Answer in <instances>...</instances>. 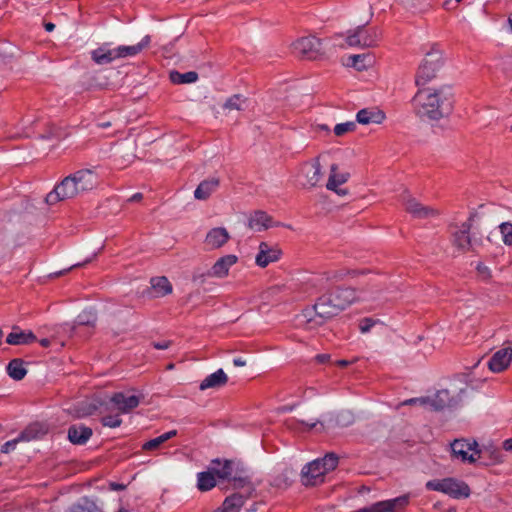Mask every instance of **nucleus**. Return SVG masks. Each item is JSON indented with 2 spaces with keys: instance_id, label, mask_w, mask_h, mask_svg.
<instances>
[{
  "instance_id": "62",
  "label": "nucleus",
  "mask_w": 512,
  "mask_h": 512,
  "mask_svg": "<svg viewBox=\"0 0 512 512\" xmlns=\"http://www.w3.org/2000/svg\"><path fill=\"white\" fill-rule=\"evenodd\" d=\"M316 129L317 130H323V131H326V132H330V128L327 125H325V124H318L316 126Z\"/></svg>"
},
{
  "instance_id": "43",
  "label": "nucleus",
  "mask_w": 512,
  "mask_h": 512,
  "mask_svg": "<svg viewBox=\"0 0 512 512\" xmlns=\"http://www.w3.org/2000/svg\"><path fill=\"white\" fill-rule=\"evenodd\" d=\"M101 422L106 427L116 428V427H119L121 425L122 420L119 417V415H114V416L108 415V416H104L101 419Z\"/></svg>"
},
{
  "instance_id": "54",
  "label": "nucleus",
  "mask_w": 512,
  "mask_h": 512,
  "mask_svg": "<svg viewBox=\"0 0 512 512\" xmlns=\"http://www.w3.org/2000/svg\"><path fill=\"white\" fill-rule=\"evenodd\" d=\"M171 345V341H163V342H155L153 343L154 348L156 349H167Z\"/></svg>"
},
{
  "instance_id": "4",
  "label": "nucleus",
  "mask_w": 512,
  "mask_h": 512,
  "mask_svg": "<svg viewBox=\"0 0 512 512\" xmlns=\"http://www.w3.org/2000/svg\"><path fill=\"white\" fill-rule=\"evenodd\" d=\"M338 464V457L328 453L321 459H315L306 464L301 471V483L304 486H316L324 481L327 472L334 470Z\"/></svg>"
},
{
  "instance_id": "56",
  "label": "nucleus",
  "mask_w": 512,
  "mask_h": 512,
  "mask_svg": "<svg viewBox=\"0 0 512 512\" xmlns=\"http://www.w3.org/2000/svg\"><path fill=\"white\" fill-rule=\"evenodd\" d=\"M503 449L506 451H512V438L503 442Z\"/></svg>"
},
{
  "instance_id": "13",
  "label": "nucleus",
  "mask_w": 512,
  "mask_h": 512,
  "mask_svg": "<svg viewBox=\"0 0 512 512\" xmlns=\"http://www.w3.org/2000/svg\"><path fill=\"white\" fill-rule=\"evenodd\" d=\"M346 43L350 47L369 48L376 45V39L365 25H360L347 32Z\"/></svg>"
},
{
  "instance_id": "1",
  "label": "nucleus",
  "mask_w": 512,
  "mask_h": 512,
  "mask_svg": "<svg viewBox=\"0 0 512 512\" xmlns=\"http://www.w3.org/2000/svg\"><path fill=\"white\" fill-rule=\"evenodd\" d=\"M356 300V291L351 287H336L320 296L311 308L303 310V317L307 323L321 319L316 324L337 316Z\"/></svg>"
},
{
  "instance_id": "28",
  "label": "nucleus",
  "mask_w": 512,
  "mask_h": 512,
  "mask_svg": "<svg viewBox=\"0 0 512 512\" xmlns=\"http://www.w3.org/2000/svg\"><path fill=\"white\" fill-rule=\"evenodd\" d=\"M150 43V36H145L141 42L132 46H119L115 48L117 58H125L128 56H135L140 53L144 48L148 47Z\"/></svg>"
},
{
  "instance_id": "24",
  "label": "nucleus",
  "mask_w": 512,
  "mask_h": 512,
  "mask_svg": "<svg viewBox=\"0 0 512 512\" xmlns=\"http://www.w3.org/2000/svg\"><path fill=\"white\" fill-rule=\"evenodd\" d=\"M92 434V429L84 425H72L68 429V439L76 445L85 444Z\"/></svg>"
},
{
  "instance_id": "32",
  "label": "nucleus",
  "mask_w": 512,
  "mask_h": 512,
  "mask_svg": "<svg viewBox=\"0 0 512 512\" xmlns=\"http://www.w3.org/2000/svg\"><path fill=\"white\" fill-rule=\"evenodd\" d=\"M216 486V477L209 468L208 471L197 474V488L204 492L209 491Z\"/></svg>"
},
{
  "instance_id": "18",
  "label": "nucleus",
  "mask_w": 512,
  "mask_h": 512,
  "mask_svg": "<svg viewBox=\"0 0 512 512\" xmlns=\"http://www.w3.org/2000/svg\"><path fill=\"white\" fill-rule=\"evenodd\" d=\"M325 154H320L314 159H312L309 163H306V166L309 167V170L305 172L304 176L306 179V184L309 188H314L320 184L323 178L322 166L320 163V159L324 157Z\"/></svg>"
},
{
  "instance_id": "2",
  "label": "nucleus",
  "mask_w": 512,
  "mask_h": 512,
  "mask_svg": "<svg viewBox=\"0 0 512 512\" xmlns=\"http://www.w3.org/2000/svg\"><path fill=\"white\" fill-rule=\"evenodd\" d=\"M416 114L422 119L440 120L453 109L452 94L444 87H418L413 98Z\"/></svg>"
},
{
  "instance_id": "64",
  "label": "nucleus",
  "mask_w": 512,
  "mask_h": 512,
  "mask_svg": "<svg viewBox=\"0 0 512 512\" xmlns=\"http://www.w3.org/2000/svg\"><path fill=\"white\" fill-rule=\"evenodd\" d=\"M111 123L110 122H103V123H100L99 124V127L101 128H107V127H110Z\"/></svg>"
},
{
  "instance_id": "16",
  "label": "nucleus",
  "mask_w": 512,
  "mask_h": 512,
  "mask_svg": "<svg viewBox=\"0 0 512 512\" xmlns=\"http://www.w3.org/2000/svg\"><path fill=\"white\" fill-rule=\"evenodd\" d=\"M512 361V348L506 347L496 351L488 362V368L494 373L505 371Z\"/></svg>"
},
{
  "instance_id": "29",
  "label": "nucleus",
  "mask_w": 512,
  "mask_h": 512,
  "mask_svg": "<svg viewBox=\"0 0 512 512\" xmlns=\"http://www.w3.org/2000/svg\"><path fill=\"white\" fill-rule=\"evenodd\" d=\"M91 57L98 65H104L117 59V54L115 48L109 49L106 46H101L91 52Z\"/></svg>"
},
{
  "instance_id": "58",
  "label": "nucleus",
  "mask_w": 512,
  "mask_h": 512,
  "mask_svg": "<svg viewBox=\"0 0 512 512\" xmlns=\"http://www.w3.org/2000/svg\"><path fill=\"white\" fill-rule=\"evenodd\" d=\"M477 270L481 273V274H485V275H489V271H488V268L486 266H484L483 264H479L477 266Z\"/></svg>"
},
{
  "instance_id": "57",
  "label": "nucleus",
  "mask_w": 512,
  "mask_h": 512,
  "mask_svg": "<svg viewBox=\"0 0 512 512\" xmlns=\"http://www.w3.org/2000/svg\"><path fill=\"white\" fill-rule=\"evenodd\" d=\"M143 198V195L141 193H135L134 195H132L128 201L129 202H138V201H141Z\"/></svg>"
},
{
  "instance_id": "7",
  "label": "nucleus",
  "mask_w": 512,
  "mask_h": 512,
  "mask_svg": "<svg viewBox=\"0 0 512 512\" xmlns=\"http://www.w3.org/2000/svg\"><path fill=\"white\" fill-rule=\"evenodd\" d=\"M426 487L430 490L445 493L456 499L467 498L470 495L469 486L464 481L455 478L428 481Z\"/></svg>"
},
{
  "instance_id": "20",
  "label": "nucleus",
  "mask_w": 512,
  "mask_h": 512,
  "mask_svg": "<svg viewBox=\"0 0 512 512\" xmlns=\"http://www.w3.org/2000/svg\"><path fill=\"white\" fill-rule=\"evenodd\" d=\"M230 239L229 232L223 227L212 228L205 237V244L211 249H219Z\"/></svg>"
},
{
  "instance_id": "47",
  "label": "nucleus",
  "mask_w": 512,
  "mask_h": 512,
  "mask_svg": "<svg viewBox=\"0 0 512 512\" xmlns=\"http://www.w3.org/2000/svg\"><path fill=\"white\" fill-rule=\"evenodd\" d=\"M96 256H97V253H94V254H93V256H92L91 258L86 259L84 262H82V263H76V264H74V265L70 266L69 268H67V269H65V270H62V271L56 272L54 275H55L56 277H58V276L64 275L66 272H68V271H70V270H72V269H74V268L82 267V266H84V265H86V264L90 263V262H91V261H92Z\"/></svg>"
},
{
  "instance_id": "45",
  "label": "nucleus",
  "mask_w": 512,
  "mask_h": 512,
  "mask_svg": "<svg viewBox=\"0 0 512 512\" xmlns=\"http://www.w3.org/2000/svg\"><path fill=\"white\" fill-rule=\"evenodd\" d=\"M484 453L488 454L493 463L503 462L502 453L496 448H487L484 450Z\"/></svg>"
},
{
  "instance_id": "19",
  "label": "nucleus",
  "mask_w": 512,
  "mask_h": 512,
  "mask_svg": "<svg viewBox=\"0 0 512 512\" xmlns=\"http://www.w3.org/2000/svg\"><path fill=\"white\" fill-rule=\"evenodd\" d=\"M458 404V400L450 397L446 389L437 391L434 397H429L428 409L432 411H441L445 408H451Z\"/></svg>"
},
{
  "instance_id": "17",
  "label": "nucleus",
  "mask_w": 512,
  "mask_h": 512,
  "mask_svg": "<svg viewBox=\"0 0 512 512\" xmlns=\"http://www.w3.org/2000/svg\"><path fill=\"white\" fill-rule=\"evenodd\" d=\"M238 262V257L228 254L220 257L208 272L210 277L224 278L229 274L230 268Z\"/></svg>"
},
{
  "instance_id": "52",
  "label": "nucleus",
  "mask_w": 512,
  "mask_h": 512,
  "mask_svg": "<svg viewBox=\"0 0 512 512\" xmlns=\"http://www.w3.org/2000/svg\"><path fill=\"white\" fill-rule=\"evenodd\" d=\"M328 190L335 192L338 196H346L349 194V191L347 188H340L339 186H336L334 189H328Z\"/></svg>"
},
{
  "instance_id": "51",
  "label": "nucleus",
  "mask_w": 512,
  "mask_h": 512,
  "mask_svg": "<svg viewBox=\"0 0 512 512\" xmlns=\"http://www.w3.org/2000/svg\"><path fill=\"white\" fill-rule=\"evenodd\" d=\"M458 4L459 2H457L456 0H445L443 3V8L448 11L454 10L457 8Z\"/></svg>"
},
{
  "instance_id": "44",
  "label": "nucleus",
  "mask_w": 512,
  "mask_h": 512,
  "mask_svg": "<svg viewBox=\"0 0 512 512\" xmlns=\"http://www.w3.org/2000/svg\"><path fill=\"white\" fill-rule=\"evenodd\" d=\"M333 271V278L335 282H340L346 279L348 276H355L358 274L357 271H351L347 269H338V270H332Z\"/></svg>"
},
{
  "instance_id": "15",
  "label": "nucleus",
  "mask_w": 512,
  "mask_h": 512,
  "mask_svg": "<svg viewBox=\"0 0 512 512\" xmlns=\"http://www.w3.org/2000/svg\"><path fill=\"white\" fill-rule=\"evenodd\" d=\"M140 400L141 397L139 395L130 394L128 392H117L113 394L110 402L121 413H128L139 405Z\"/></svg>"
},
{
  "instance_id": "39",
  "label": "nucleus",
  "mask_w": 512,
  "mask_h": 512,
  "mask_svg": "<svg viewBox=\"0 0 512 512\" xmlns=\"http://www.w3.org/2000/svg\"><path fill=\"white\" fill-rule=\"evenodd\" d=\"M98 409V403H82L76 410V416L79 418L92 415Z\"/></svg>"
},
{
  "instance_id": "53",
  "label": "nucleus",
  "mask_w": 512,
  "mask_h": 512,
  "mask_svg": "<svg viewBox=\"0 0 512 512\" xmlns=\"http://www.w3.org/2000/svg\"><path fill=\"white\" fill-rule=\"evenodd\" d=\"M331 356L329 354H318L315 359L318 363L323 364L330 360Z\"/></svg>"
},
{
  "instance_id": "3",
  "label": "nucleus",
  "mask_w": 512,
  "mask_h": 512,
  "mask_svg": "<svg viewBox=\"0 0 512 512\" xmlns=\"http://www.w3.org/2000/svg\"><path fill=\"white\" fill-rule=\"evenodd\" d=\"M98 175L93 169H81L66 176L47 194L45 202L54 205L60 201L76 198L98 186Z\"/></svg>"
},
{
  "instance_id": "12",
  "label": "nucleus",
  "mask_w": 512,
  "mask_h": 512,
  "mask_svg": "<svg viewBox=\"0 0 512 512\" xmlns=\"http://www.w3.org/2000/svg\"><path fill=\"white\" fill-rule=\"evenodd\" d=\"M402 203L404 205L405 211L411 214L414 218L428 219L437 217L440 214L438 209L423 205L408 193L403 195Z\"/></svg>"
},
{
  "instance_id": "35",
  "label": "nucleus",
  "mask_w": 512,
  "mask_h": 512,
  "mask_svg": "<svg viewBox=\"0 0 512 512\" xmlns=\"http://www.w3.org/2000/svg\"><path fill=\"white\" fill-rule=\"evenodd\" d=\"M176 435H177L176 430H171L169 432H166L159 437H156L154 439H151V440L145 442L142 445V449L146 450V451L155 450V449L159 448L161 444L170 440L171 438L175 437Z\"/></svg>"
},
{
  "instance_id": "42",
  "label": "nucleus",
  "mask_w": 512,
  "mask_h": 512,
  "mask_svg": "<svg viewBox=\"0 0 512 512\" xmlns=\"http://www.w3.org/2000/svg\"><path fill=\"white\" fill-rule=\"evenodd\" d=\"M505 245L512 246V224L504 222L499 226Z\"/></svg>"
},
{
  "instance_id": "38",
  "label": "nucleus",
  "mask_w": 512,
  "mask_h": 512,
  "mask_svg": "<svg viewBox=\"0 0 512 512\" xmlns=\"http://www.w3.org/2000/svg\"><path fill=\"white\" fill-rule=\"evenodd\" d=\"M30 433L31 431L30 430H26L24 432H22L20 434V436L16 439H13L11 441H8L6 442L2 447H1V452L2 453H9L11 450H14L16 445L20 442V441H26V440H30L32 437L30 436Z\"/></svg>"
},
{
  "instance_id": "5",
  "label": "nucleus",
  "mask_w": 512,
  "mask_h": 512,
  "mask_svg": "<svg viewBox=\"0 0 512 512\" xmlns=\"http://www.w3.org/2000/svg\"><path fill=\"white\" fill-rule=\"evenodd\" d=\"M234 493L227 496L221 508L224 512H239L247 499L255 496L256 490L248 478L235 479Z\"/></svg>"
},
{
  "instance_id": "26",
  "label": "nucleus",
  "mask_w": 512,
  "mask_h": 512,
  "mask_svg": "<svg viewBox=\"0 0 512 512\" xmlns=\"http://www.w3.org/2000/svg\"><path fill=\"white\" fill-rule=\"evenodd\" d=\"M350 178V173L339 172V165L332 163L329 166V176L326 183V189H334L336 186H340L346 183Z\"/></svg>"
},
{
  "instance_id": "22",
  "label": "nucleus",
  "mask_w": 512,
  "mask_h": 512,
  "mask_svg": "<svg viewBox=\"0 0 512 512\" xmlns=\"http://www.w3.org/2000/svg\"><path fill=\"white\" fill-rule=\"evenodd\" d=\"M272 223V217L262 210L252 212L248 218V227L258 232L267 230Z\"/></svg>"
},
{
  "instance_id": "61",
  "label": "nucleus",
  "mask_w": 512,
  "mask_h": 512,
  "mask_svg": "<svg viewBox=\"0 0 512 512\" xmlns=\"http://www.w3.org/2000/svg\"><path fill=\"white\" fill-rule=\"evenodd\" d=\"M44 27H45L46 31L51 32L54 30L55 25L51 22H48V23L44 24Z\"/></svg>"
},
{
  "instance_id": "23",
  "label": "nucleus",
  "mask_w": 512,
  "mask_h": 512,
  "mask_svg": "<svg viewBox=\"0 0 512 512\" xmlns=\"http://www.w3.org/2000/svg\"><path fill=\"white\" fill-rule=\"evenodd\" d=\"M36 340L37 338L32 331H23L17 326L12 328V332L6 338L9 345H28Z\"/></svg>"
},
{
  "instance_id": "27",
  "label": "nucleus",
  "mask_w": 512,
  "mask_h": 512,
  "mask_svg": "<svg viewBox=\"0 0 512 512\" xmlns=\"http://www.w3.org/2000/svg\"><path fill=\"white\" fill-rule=\"evenodd\" d=\"M374 63V56L371 53H364L349 56L346 65L349 67H353L358 71H363L372 67Z\"/></svg>"
},
{
  "instance_id": "34",
  "label": "nucleus",
  "mask_w": 512,
  "mask_h": 512,
  "mask_svg": "<svg viewBox=\"0 0 512 512\" xmlns=\"http://www.w3.org/2000/svg\"><path fill=\"white\" fill-rule=\"evenodd\" d=\"M169 79L174 84L194 83L198 80V74L195 71H189L183 74L178 71H171Z\"/></svg>"
},
{
  "instance_id": "46",
  "label": "nucleus",
  "mask_w": 512,
  "mask_h": 512,
  "mask_svg": "<svg viewBox=\"0 0 512 512\" xmlns=\"http://www.w3.org/2000/svg\"><path fill=\"white\" fill-rule=\"evenodd\" d=\"M428 401H429V396L419 397V398H411V399H408V400H405L404 402H402V405H420V406L428 409Z\"/></svg>"
},
{
  "instance_id": "60",
  "label": "nucleus",
  "mask_w": 512,
  "mask_h": 512,
  "mask_svg": "<svg viewBox=\"0 0 512 512\" xmlns=\"http://www.w3.org/2000/svg\"><path fill=\"white\" fill-rule=\"evenodd\" d=\"M301 423H302V424H305V422H304V421H301ZM318 423L320 424L321 429L323 430L325 427H324V424H323L322 422H320V421H316V422H313V423H311V424H308L309 429H312V428L316 427V425H317ZM306 425H307V423H306Z\"/></svg>"
},
{
  "instance_id": "41",
  "label": "nucleus",
  "mask_w": 512,
  "mask_h": 512,
  "mask_svg": "<svg viewBox=\"0 0 512 512\" xmlns=\"http://www.w3.org/2000/svg\"><path fill=\"white\" fill-rule=\"evenodd\" d=\"M381 321L379 319H374L370 317H365L359 321V330L362 334H366L370 332V330L377 324H380Z\"/></svg>"
},
{
  "instance_id": "25",
  "label": "nucleus",
  "mask_w": 512,
  "mask_h": 512,
  "mask_svg": "<svg viewBox=\"0 0 512 512\" xmlns=\"http://www.w3.org/2000/svg\"><path fill=\"white\" fill-rule=\"evenodd\" d=\"M228 376L222 369H218L216 372L208 375L199 386L200 390H206L210 388H220L227 384Z\"/></svg>"
},
{
  "instance_id": "55",
  "label": "nucleus",
  "mask_w": 512,
  "mask_h": 512,
  "mask_svg": "<svg viewBox=\"0 0 512 512\" xmlns=\"http://www.w3.org/2000/svg\"><path fill=\"white\" fill-rule=\"evenodd\" d=\"M110 488H111V490L120 491V490H124L126 488V486L124 484L112 482V483H110Z\"/></svg>"
},
{
  "instance_id": "48",
  "label": "nucleus",
  "mask_w": 512,
  "mask_h": 512,
  "mask_svg": "<svg viewBox=\"0 0 512 512\" xmlns=\"http://www.w3.org/2000/svg\"><path fill=\"white\" fill-rule=\"evenodd\" d=\"M353 422V417L350 413L340 414L336 419V425L348 426Z\"/></svg>"
},
{
  "instance_id": "8",
  "label": "nucleus",
  "mask_w": 512,
  "mask_h": 512,
  "mask_svg": "<svg viewBox=\"0 0 512 512\" xmlns=\"http://www.w3.org/2000/svg\"><path fill=\"white\" fill-rule=\"evenodd\" d=\"M451 454L453 458L460 459L462 462L474 463L481 457L482 450L478 449L476 440L455 439L451 444Z\"/></svg>"
},
{
  "instance_id": "14",
  "label": "nucleus",
  "mask_w": 512,
  "mask_h": 512,
  "mask_svg": "<svg viewBox=\"0 0 512 512\" xmlns=\"http://www.w3.org/2000/svg\"><path fill=\"white\" fill-rule=\"evenodd\" d=\"M282 251L278 246H270L266 242L259 244V251L256 255L255 262L261 267L265 268L270 263L276 262L280 259Z\"/></svg>"
},
{
  "instance_id": "37",
  "label": "nucleus",
  "mask_w": 512,
  "mask_h": 512,
  "mask_svg": "<svg viewBox=\"0 0 512 512\" xmlns=\"http://www.w3.org/2000/svg\"><path fill=\"white\" fill-rule=\"evenodd\" d=\"M246 102V99L240 95V94H235L231 97H229L223 107L224 109H227V110H237V111H240L243 109V104Z\"/></svg>"
},
{
  "instance_id": "9",
  "label": "nucleus",
  "mask_w": 512,
  "mask_h": 512,
  "mask_svg": "<svg viewBox=\"0 0 512 512\" xmlns=\"http://www.w3.org/2000/svg\"><path fill=\"white\" fill-rule=\"evenodd\" d=\"M210 469L215 477L219 479L228 480L232 488L235 487V479L248 478L243 475V471L239 468V463L233 460H224L221 462L219 459H214L211 462Z\"/></svg>"
},
{
  "instance_id": "30",
  "label": "nucleus",
  "mask_w": 512,
  "mask_h": 512,
  "mask_svg": "<svg viewBox=\"0 0 512 512\" xmlns=\"http://www.w3.org/2000/svg\"><path fill=\"white\" fill-rule=\"evenodd\" d=\"M219 179L211 178L202 181L194 191V197L198 200H206L218 187Z\"/></svg>"
},
{
  "instance_id": "6",
  "label": "nucleus",
  "mask_w": 512,
  "mask_h": 512,
  "mask_svg": "<svg viewBox=\"0 0 512 512\" xmlns=\"http://www.w3.org/2000/svg\"><path fill=\"white\" fill-rule=\"evenodd\" d=\"M443 67L442 52L434 47L425 54V57L418 68L416 85L427 86L428 83L437 77Z\"/></svg>"
},
{
  "instance_id": "36",
  "label": "nucleus",
  "mask_w": 512,
  "mask_h": 512,
  "mask_svg": "<svg viewBox=\"0 0 512 512\" xmlns=\"http://www.w3.org/2000/svg\"><path fill=\"white\" fill-rule=\"evenodd\" d=\"M151 285L153 289L156 290L157 293L160 294L161 296L168 295L172 292V285L170 284L169 280L164 276L152 278Z\"/></svg>"
},
{
  "instance_id": "50",
  "label": "nucleus",
  "mask_w": 512,
  "mask_h": 512,
  "mask_svg": "<svg viewBox=\"0 0 512 512\" xmlns=\"http://www.w3.org/2000/svg\"><path fill=\"white\" fill-rule=\"evenodd\" d=\"M58 136H59L58 129L55 126H50L48 133L43 134L42 138L50 139V138L58 137Z\"/></svg>"
},
{
  "instance_id": "59",
  "label": "nucleus",
  "mask_w": 512,
  "mask_h": 512,
  "mask_svg": "<svg viewBox=\"0 0 512 512\" xmlns=\"http://www.w3.org/2000/svg\"><path fill=\"white\" fill-rule=\"evenodd\" d=\"M233 364H234L235 366H238V367H243V366H245V365H246V361H245V360H243V359H241V358H235V359L233 360Z\"/></svg>"
},
{
  "instance_id": "11",
  "label": "nucleus",
  "mask_w": 512,
  "mask_h": 512,
  "mask_svg": "<svg viewBox=\"0 0 512 512\" xmlns=\"http://www.w3.org/2000/svg\"><path fill=\"white\" fill-rule=\"evenodd\" d=\"M476 213H471L468 220L459 225H451L452 230V243L454 247L462 252L473 250V242L470 237V230L473 225Z\"/></svg>"
},
{
  "instance_id": "10",
  "label": "nucleus",
  "mask_w": 512,
  "mask_h": 512,
  "mask_svg": "<svg viewBox=\"0 0 512 512\" xmlns=\"http://www.w3.org/2000/svg\"><path fill=\"white\" fill-rule=\"evenodd\" d=\"M321 40L314 36H306L292 43L293 53L302 59L315 60L321 55Z\"/></svg>"
},
{
  "instance_id": "21",
  "label": "nucleus",
  "mask_w": 512,
  "mask_h": 512,
  "mask_svg": "<svg viewBox=\"0 0 512 512\" xmlns=\"http://www.w3.org/2000/svg\"><path fill=\"white\" fill-rule=\"evenodd\" d=\"M385 117V113L378 108H364L357 112L356 121L362 125L381 124Z\"/></svg>"
},
{
  "instance_id": "33",
  "label": "nucleus",
  "mask_w": 512,
  "mask_h": 512,
  "mask_svg": "<svg viewBox=\"0 0 512 512\" xmlns=\"http://www.w3.org/2000/svg\"><path fill=\"white\" fill-rule=\"evenodd\" d=\"M7 372L12 379L17 381L22 380L27 374L24 361L20 358L11 360L7 366Z\"/></svg>"
},
{
  "instance_id": "49",
  "label": "nucleus",
  "mask_w": 512,
  "mask_h": 512,
  "mask_svg": "<svg viewBox=\"0 0 512 512\" xmlns=\"http://www.w3.org/2000/svg\"><path fill=\"white\" fill-rule=\"evenodd\" d=\"M317 280H318V282L320 284H322L324 282H326V283H329V282L334 283L335 280L333 278V271L331 270V271L323 272L322 274H320V276L318 277Z\"/></svg>"
},
{
  "instance_id": "63",
  "label": "nucleus",
  "mask_w": 512,
  "mask_h": 512,
  "mask_svg": "<svg viewBox=\"0 0 512 512\" xmlns=\"http://www.w3.org/2000/svg\"><path fill=\"white\" fill-rule=\"evenodd\" d=\"M50 342H51V341H50V339H48V338H43V339H41V340H40V344H41V346H43V347H48V346L50 345Z\"/></svg>"
},
{
  "instance_id": "40",
  "label": "nucleus",
  "mask_w": 512,
  "mask_h": 512,
  "mask_svg": "<svg viewBox=\"0 0 512 512\" xmlns=\"http://www.w3.org/2000/svg\"><path fill=\"white\" fill-rule=\"evenodd\" d=\"M356 129V123L353 121L337 124L334 127V134L341 137L347 133L353 132Z\"/></svg>"
},
{
  "instance_id": "31",
  "label": "nucleus",
  "mask_w": 512,
  "mask_h": 512,
  "mask_svg": "<svg viewBox=\"0 0 512 512\" xmlns=\"http://www.w3.org/2000/svg\"><path fill=\"white\" fill-rule=\"evenodd\" d=\"M97 322V312L93 308L83 310L76 319V324L70 327V336L73 335L76 325L94 327Z\"/></svg>"
}]
</instances>
